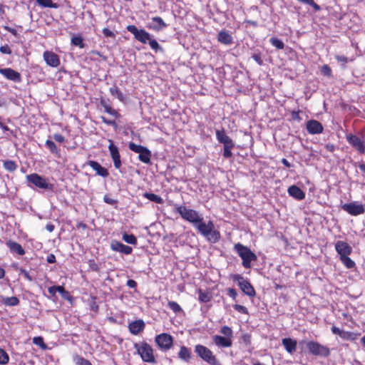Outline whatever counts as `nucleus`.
<instances>
[{"instance_id": "obj_1", "label": "nucleus", "mask_w": 365, "mask_h": 365, "mask_svg": "<svg viewBox=\"0 0 365 365\" xmlns=\"http://www.w3.org/2000/svg\"><path fill=\"white\" fill-rule=\"evenodd\" d=\"M195 228L211 243H216L220 240V234L215 230L214 224L210 220L205 223L202 217L200 222L195 225Z\"/></svg>"}, {"instance_id": "obj_2", "label": "nucleus", "mask_w": 365, "mask_h": 365, "mask_svg": "<svg viewBox=\"0 0 365 365\" xmlns=\"http://www.w3.org/2000/svg\"><path fill=\"white\" fill-rule=\"evenodd\" d=\"M235 251L238 254L242 260V266L246 268L251 267V262L257 260V255L251 251L250 248L242 245L237 243L234 246Z\"/></svg>"}, {"instance_id": "obj_3", "label": "nucleus", "mask_w": 365, "mask_h": 365, "mask_svg": "<svg viewBox=\"0 0 365 365\" xmlns=\"http://www.w3.org/2000/svg\"><path fill=\"white\" fill-rule=\"evenodd\" d=\"M216 138L219 143L223 144V156L230 158L232 156V149L235 147L234 141L226 134L224 129L217 130Z\"/></svg>"}, {"instance_id": "obj_4", "label": "nucleus", "mask_w": 365, "mask_h": 365, "mask_svg": "<svg viewBox=\"0 0 365 365\" xmlns=\"http://www.w3.org/2000/svg\"><path fill=\"white\" fill-rule=\"evenodd\" d=\"M175 210L183 220L192 223L194 227L197 222H200L202 215L195 210L182 205L175 206Z\"/></svg>"}, {"instance_id": "obj_5", "label": "nucleus", "mask_w": 365, "mask_h": 365, "mask_svg": "<svg viewBox=\"0 0 365 365\" xmlns=\"http://www.w3.org/2000/svg\"><path fill=\"white\" fill-rule=\"evenodd\" d=\"M134 348L136 349L137 353L140 355L143 361L148 363L155 362L153 350L148 343L143 342L141 344L135 343Z\"/></svg>"}, {"instance_id": "obj_6", "label": "nucleus", "mask_w": 365, "mask_h": 365, "mask_svg": "<svg viewBox=\"0 0 365 365\" xmlns=\"http://www.w3.org/2000/svg\"><path fill=\"white\" fill-rule=\"evenodd\" d=\"M195 351L199 357H200L210 365L218 364V361L215 356L213 355L211 350H210L207 347L203 345L197 344L195 347Z\"/></svg>"}, {"instance_id": "obj_7", "label": "nucleus", "mask_w": 365, "mask_h": 365, "mask_svg": "<svg viewBox=\"0 0 365 365\" xmlns=\"http://www.w3.org/2000/svg\"><path fill=\"white\" fill-rule=\"evenodd\" d=\"M234 282H237L240 289L249 297H255V291L254 287L247 279H245L242 275L237 274L232 275Z\"/></svg>"}, {"instance_id": "obj_8", "label": "nucleus", "mask_w": 365, "mask_h": 365, "mask_svg": "<svg viewBox=\"0 0 365 365\" xmlns=\"http://www.w3.org/2000/svg\"><path fill=\"white\" fill-rule=\"evenodd\" d=\"M307 348L309 351L314 356L328 357L330 355L329 349L317 341H308L307 343Z\"/></svg>"}, {"instance_id": "obj_9", "label": "nucleus", "mask_w": 365, "mask_h": 365, "mask_svg": "<svg viewBox=\"0 0 365 365\" xmlns=\"http://www.w3.org/2000/svg\"><path fill=\"white\" fill-rule=\"evenodd\" d=\"M341 209L353 216H357L365 212V208L362 203L354 201L341 205Z\"/></svg>"}, {"instance_id": "obj_10", "label": "nucleus", "mask_w": 365, "mask_h": 365, "mask_svg": "<svg viewBox=\"0 0 365 365\" xmlns=\"http://www.w3.org/2000/svg\"><path fill=\"white\" fill-rule=\"evenodd\" d=\"M27 180L34 184L35 186L46 190H52L53 185L48 183L45 178H42L36 173L28 175L26 176Z\"/></svg>"}, {"instance_id": "obj_11", "label": "nucleus", "mask_w": 365, "mask_h": 365, "mask_svg": "<svg viewBox=\"0 0 365 365\" xmlns=\"http://www.w3.org/2000/svg\"><path fill=\"white\" fill-rule=\"evenodd\" d=\"M127 30L133 34L135 38L143 43H146L150 38V35L144 29H138L135 25H129L127 26Z\"/></svg>"}, {"instance_id": "obj_12", "label": "nucleus", "mask_w": 365, "mask_h": 365, "mask_svg": "<svg viewBox=\"0 0 365 365\" xmlns=\"http://www.w3.org/2000/svg\"><path fill=\"white\" fill-rule=\"evenodd\" d=\"M346 140L359 153L364 154L365 153V143L357 135L349 134L346 135Z\"/></svg>"}, {"instance_id": "obj_13", "label": "nucleus", "mask_w": 365, "mask_h": 365, "mask_svg": "<svg viewBox=\"0 0 365 365\" xmlns=\"http://www.w3.org/2000/svg\"><path fill=\"white\" fill-rule=\"evenodd\" d=\"M155 342L162 349L168 350L171 348L173 339L168 334H160L155 337Z\"/></svg>"}, {"instance_id": "obj_14", "label": "nucleus", "mask_w": 365, "mask_h": 365, "mask_svg": "<svg viewBox=\"0 0 365 365\" xmlns=\"http://www.w3.org/2000/svg\"><path fill=\"white\" fill-rule=\"evenodd\" d=\"M110 144L108 145V150L110 153V157L113 161L114 166L116 169H119L121 166L120 155L119 150L115 146L112 140H108Z\"/></svg>"}, {"instance_id": "obj_15", "label": "nucleus", "mask_w": 365, "mask_h": 365, "mask_svg": "<svg viewBox=\"0 0 365 365\" xmlns=\"http://www.w3.org/2000/svg\"><path fill=\"white\" fill-rule=\"evenodd\" d=\"M0 73L3 75L6 79L12 81L16 83H19L21 81V74L12 68H0Z\"/></svg>"}, {"instance_id": "obj_16", "label": "nucleus", "mask_w": 365, "mask_h": 365, "mask_svg": "<svg viewBox=\"0 0 365 365\" xmlns=\"http://www.w3.org/2000/svg\"><path fill=\"white\" fill-rule=\"evenodd\" d=\"M43 57L46 63L51 67H58L60 65L58 56L52 51H45Z\"/></svg>"}, {"instance_id": "obj_17", "label": "nucleus", "mask_w": 365, "mask_h": 365, "mask_svg": "<svg viewBox=\"0 0 365 365\" xmlns=\"http://www.w3.org/2000/svg\"><path fill=\"white\" fill-rule=\"evenodd\" d=\"M335 249L340 257L349 255L352 252V248L349 244L344 241H337L335 244Z\"/></svg>"}, {"instance_id": "obj_18", "label": "nucleus", "mask_w": 365, "mask_h": 365, "mask_svg": "<svg viewBox=\"0 0 365 365\" xmlns=\"http://www.w3.org/2000/svg\"><path fill=\"white\" fill-rule=\"evenodd\" d=\"M110 248L113 251L119 252L125 255H130L133 251L131 247L125 245L116 240H113L111 242Z\"/></svg>"}, {"instance_id": "obj_19", "label": "nucleus", "mask_w": 365, "mask_h": 365, "mask_svg": "<svg viewBox=\"0 0 365 365\" xmlns=\"http://www.w3.org/2000/svg\"><path fill=\"white\" fill-rule=\"evenodd\" d=\"M307 130L310 134H319L322 133L323 126L319 121L316 120H310L307 123Z\"/></svg>"}, {"instance_id": "obj_20", "label": "nucleus", "mask_w": 365, "mask_h": 365, "mask_svg": "<svg viewBox=\"0 0 365 365\" xmlns=\"http://www.w3.org/2000/svg\"><path fill=\"white\" fill-rule=\"evenodd\" d=\"M212 340L215 344L218 347L227 348L230 347L232 344V339L220 335H214Z\"/></svg>"}, {"instance_id": "obj_21", "label": "nucleus", "mask_w": 365, "mask_h": 365, "mask_svg": "<svg viewBox=\"0 0 365 365\" xmlns=\"http://www.w3.org/2000/svg\"><path fill=\"white\" fill-rule=\"evenodd\" d=\"M151 22L148 25V28L154 31H160L167 27V24L161 17H153Z\"/></svg>"}, {"instance_id": "obj_22", "label": "nucleus", "mask_w": 365, "mask_h": 365, "mask_svg": "<svg viewBox=\"0 0 365 365\" xmlns=\"http://www.w3.org/2000/svg\"><path fill=\"white\" fill-rule=\"evenodd\" d=\"M130 331L135 335L138 334L145 328V323L139 319L131 322L128 326Z\"/></svg>"}, {"instance_id": "obj_23", "label": "nucleus", "mask_w": 365, "mask_h": 365, "mask_svg": "<svg viewBox=\"0 0 365 365\" xmlns=\"http://www.w3.org/2000/svg\"><path fill=\"white\" fill-rule=\"evenodd\" d=\"M288 193L292 197L302 200L305 197L304 192L297 186L292 185L288 188Z\"/></svg>"}, {"instance_id": "obj_24", "label": "nucleus", "mask_w": 365, "mask_h": 365, "mask_svg": "<svg viewBox=\"0 0 365 365\" xmlns=\"http://www.w3.org/2000/svg\"><path fill=\"white\" fill-rule=\"evenodd\" d=\"M282 345L284 346L286 351L289 353H294L297 349V341L290 338H284L282 341Z\"/></svg>"}, {"instance_id": "obj_25", "label": "nucleus", "mask_w": 365, "mask_h": 365, "mask_svg": "<svg viewBox=\"0 0 365 365\" xmlns=\"http://www.w3.org/2000/svg\"><path fill=\"white\" fill-rule=\"evenodd\" d=\"M88 165L96 171V173L98 175L101 177H107L108 175V170L105 168L102 167L98 162L90 160L88 162Z\"/></svg>"}, {"instance_id": "obj_26", "label": "nucleus", "mask_w": 365, "mask_h": 365, "mask_svg": "<svg viewBox=\"0 0 365 365\" xmlns=\"http://www.w3.org/2000/svg\"><path fill=\"white\" fill-rule=\"evenodd\" d=\"M6 245L9 247L11 252H16L19 255H23L25 253V251L21 245L16 242L9 240L6 242Z\"/></svg>"}, {"instance_id": "obj_27", "label": "nucleus", "mask_w": 365, "mask_h": 365, "mask_svg": "<svg viewBox=\"0 0 365 365\" xmlns=\"http://www.w3.org/2000/svg\"><path fill=\"white\" fill-rule=\"evenodd\" d=\"M178 357L185 362H188L191 359L190 349L186 346H181L180 350L178 353Z\"/></svg>"}, {"instance_id": "obj_28", "label": "nucleus", "mask_w": 365, "mask_h": 365, "mask_svg": "<svg viewBox=\"0 0 365 365\" xmlns=\"http://www.w3.org/2000/svg\"><path fill=\"white\" fill-rule=\"evenodd\" d=\"M1 302L7 307H14L19 304V299L16 297H1Z\"/></svg>"}, {"instance_id": "obj_29", "label": "nucleus", "mask_w": 365, "mask_h": 365, "mask_svg": "<svg viewBox=\"0 0 365 365\" xmlns=\"http://www.w3.org/2000/svg\"><path fill=\"white\" fill-rule=\"evenodd\" d=\"M218 41L223 44L229 45L232 41V36L226 31H220L218 34Z\"/></svg>"}, {"instance_id": "obj_30", "label": "nucleus", "mask_w": 365, "mask_h": 365, "mask_svg": "<svg viewBox=\"0 0 365 365\" xmlns=\"http://www.w3.org/2000/svg\"><path fill=\"white\" fill-rule=\"evenodd\" d=\"M151 152L148 148L144 149L142 153L139 154L138 159L146 164L150 163Z\"/></svg>"}, {"instance_id": "obj_31", "label": "nucleus", "mask_w": 365, "mask_h": 365, "mask_svg": "<svg viewBox=\"0 0 365 365\" xmlns=\"http://www.w3.org/2000/svg\"><path fill=\"white\" fill-rule=\"evenodd\" d=\"M143 196L146 199H148V200H150L152 202H156V203H158V204L163 203V198L161 197L154 194V193L145 192L143 194Z\"/></svg>"}, {"instance_id": "obj_32", "label": "nucleus", "mask_w": 365, "mask_h": 365, "mask_svg": "<svg viewBox=\"0 0 365 365\" xmlns=\"http://www.w3.org/2000/svg\"><path fill=\"white\" fill-rule=\"evenodd\" d=\"M109 91H110V94L112 96L118 98V99L120 101L123 102L124 101L125 97H124L123 93L120 91V89L116 86H113V87L110 88Z\"/></svg>"}, {"instance_id": "obj_33", "label": "nucleus", "mask_w": 365, "mask_h": 365, "mask_svg": "<svg viewBox=\"0 0 365 365\" xmlns=\"http://www.w3.org/2000/svg\"><path fill=\"white\" fill-rule=\"evenodd\" d=\"M36 1L42 7L58 8V5L56 3H53L51 0H36Z\"/></svg>"}, {"instance_id": "obj_34", "label": "nucleus", "mask_w": 365, "mask_h": 365, "mask_svg": "<svg viewBox=\"0 0 365 365\" xmlns=\"http://www.w3.org/2000/svg\"><path fill=\"white\" fill-rule=\"evenodd\" d=\"M73 361L76 363V365H92L88 360L78 354L73 355Z\"/></svg>"}, {"instance_id": "obj_35", "label": "nucleus", "mask_w": 365, "mask_h": 365, "mask_svg": "<svg viewBox=\"0 0 365 365\" xmlns=\"http://www.w3.org/2000/svg\"><path fill=\"white\" fill-rule=\"evenodd\" d=\"M340 260L348 269H351L355 266V262L350 257H349V255L340 257Z\"/></svg>"}, {"instance_id": "obj_36", "label": "nucleus", "mask_w": 365, "mask_h": 365, "mask_svg": "<svg viewBox=\"0 0 365 365\" xmlns=\"http://www.w3.org/2000/svg\"><path fill=\"white\" fill-rule=\"evenodd\" d=\"M4 168L9 172H14L16 170L17 165L14 161L8 160L4 161Z\"/></svg>"}, {"instance_id": "obj_37", "label": "nucleus", "mask_w": 365, "mask_h": 365, "mask_svg": "<svg viewBox=\"0 0 365 365\" xmlns=\"http://www.w3.org/2000/svg\"><path fill=\"white\" fill-rule=\"evenodd\" d=\"M46 146L49 149V150L51 153L59 155L58 149L56 145L52 140H47L46 141Z\"/></svg>"}, {"instance_id": "obj_38", "label": "nucleus", "mask_w": 365, "mask_h": 365, "mask_svg": "<svg viewBox=\"0 0 365 365\" xmlns=\"http://www.w3.org/2000/svg\"><path fill=\"white\" fill-rule=\"evenodd\" d=\"M220 332L223 335L222 336L228 337L232 339L233 336V331L232 329L228 326H223Z\"/></svg>"}, {"instance_id": "obj_39", "label": "nucleus", "mask_w": 365, "mask_h": 365, "mask_svg": "<svg viewBox=\"0 0 365 365\" xmlns=\"http://www.w3.org/2000/svg\"><path fill=\"white\" fill-rule=\"evenodd\" d=\"M271 44L278 49H283L284 48V43L280 39L272 37L269 40Z\"/></svg>"}, {"instance_id": "obj_40", "label": "nucleus", "mask_w": 365, "mask_h": 365, "mask_svg": "<svg viewBox=\"0 0 365 365\" xmlns=\"http://www.w3.org/2000/svg\"><path fill=\"white\" fill-rule=\"evenodd\" d=\"M128 148L130 150L139 154L142 153V151H143L144 149L146 148V147H144L140 145H136L134 143H130L128 145Z\"/></svg>"}, {"instance_id": "obj_41", "label": "nucleus", "mask_w": 365, "mask_h": 365, "mask_svg": "<svg viewBox=\"0 0 365 365\" xmlns=\"http://www.w3.org/2000/svg\"><path fill=\"white\" fill-rule=\"evenodd\" d=\"M101 104L104 108L105 112H106L107 113H108L111 115H113V116L117 115V114H118L117 111L115 110H114L113 108H112L104 101H101Z\"/></svg>"}, {"instance_id": "obj_42", "label": "nucleus", "mask_w": 365, "mask_h": 365, "mask_svg": "<svg viewBox=\"0 0 365 365\" xmlns=\"http://www.w3.org/2000/svg\"><path fill=\"white\" fill-rule=\"evenodd\" d=\"M198 299L202 302H208L210 301L211 297L208 292H203L202 289H200Z\"/></svg>"}, {"instance_id": "obj_43", "label": "nucleus", "mask_w": 365, "mask_h": 365, "mask_svg": "<svg viewBox=\"0 0 365 365\" xmlns=\"http://www.w3.org/2000/svg\"><path fill=\"white\" fill-rule=\"evenodd\" d=\"M123 240L128 243V244H130V245H136L137 243V239L136 237L133 235H128V234H124L123 235Z\"/></svg>"}, {"instance_id": "obj_44", "label": "nucleus", "mask_w": 365, "mask_h": 365, "mask_svg": "<svg viewBox=\"0 0 365 365\" xmlns=\"http://www.w3.org/2000/svg\"><path fill=\"white\" fill-rule=\"evenodd\" d=\"M71 43L74 46H78L80 48H84L85 44L83 42V38L81 36H73L71 38Z\"/></svg>"}, {"instance_id": "obj_45", "label": "nucleus", "mask_w": 365, "mask_h": 365, "mask_svg": "<svg viewBox=\"0 0 365 365\" xmlns=\"http://www.w3.org/2000/svg\"><path fill=\"white\" fill-rule=\"evenodd\" d=\"M168 307L176 314L182 311L180 306L177 302L173 301H169L168 303Z\"/></svg>"}, {"instance_id": "obj_46", "label": "nucleus", "mask_w": 365, "mask_h": 365, "mask_svg": "<svg viewBox=\"0 0 365 365\" xmlns=\"http://www.w3.org/2000/svg\"><path fill=\"white\" fill-rule=\"evenodd\" d=\"M8 354L2 349H0V364L4 365L9 362Z\"/></svg>"}, {"instance_id": "obj_47", "label": "nucleus", "mask_w": 365, "mask_h": 365, "mask_svg": "<svg viewBox=\"0 0 365 365\" xmlns=\"http://www.w3.org/2000/svg\"><path fill=\"white\" fill-rule=\"evenodd\" d=\"M298 1L309 5L314 9L315 11H320L321 8L320 6L316 4L314 0H297Z\"/></svg>"}, {"instance_id": "obj_48", "label": "nucleus", "mask_w": 365, "mask_h": 365, "mask_svg": "<svg viewBox=\"0 0 365 365\" xmlns=\"http://www.w3.org/2000/svg\"><path fill=\"white\" fill-rule=\"evenodd\" d=\"M33 343L36 345L39 346L43 349H46V344L44 343L43 339L41 336H36L33 339Z\"/></svg>"}, {"instance_id": "obj_49", "label": "nucleus", "mask_w": 365, "mask_h": 365, "mask_svg": "<svg viewBox=\"0 0 365 365\" xmlns=\"http://www.w3.org/2000/svg\"><path fill=\"white\" fill-rule=\"evenodd\" d=\"M321 73L325 76L330 77L331 76V69L328 65H324L321 68Z\"/></svg>"}, {"instance_id": "obj_50", "label": "nucleus", "mask_w": 365, "mask_h": 365, "mask_svg": "<svg viewBox=\"0 0 365 365\" xmlns=\"http://www.w3.org/2000/svg\"><path fill=\"white\" fill-rule=\"evenodd\" d=\"M149 41V44L150 46V47L155 50V51H158V50H162V48L161 46L159 45V43L157 42L156 40L155 39H150L148 40Z\"/></svg>"}, {"instance_id": "obj_51", "label": "nucleus", "mask_w": 365, "mask_h": 365, "mask_svg": "<svg viewBox=\"0 0 365 365\" xmlns=\"http://www.w3.org/2000/svg\"><path fill=\"white\" fill-rule=\"evenodd\" d=\"M353 333L350 331H346L342 330L341 333H340V337L343 339L349 340V339H353L352 337Z\"/></svg>"}, {"instance_id": "obj_52", "label": "nucleus", "mask_w": 365, "mask_h": 365, "mask_svg": "<svg viewBox=\"0 0 365 365\" xmlns=\"http://www.w3.org/2000/svg\"><path fill=\"white\" fill-rule=\"evenodd\" d=\"M61 289H58V292L62 296L63 298L68 299L70 297V294L68 291L65 290L64 287L60 286Z\"/></svg>"}, {"instance_id": "obj_53", "label": "nucleus", "mask_w": 365, "mask_h": 365, "mask_svg": "<svg viewBox=\"0 0 365 365\" xmlns=\"http://www.w3.org/2000/svg\"><path fill=\"white\" fill-rule=\"evenodd\" d=\"M234 309L237 311H238L240 313H242V314H247V309L242 306V305H240V304H235L234 306Z\"/></svg>"}, {"instance_id": "obj_54", "label": "nucleus", "mask_w": 365, "mask_h": 365, "mask_svg": "<svg viewBox=\"0 0 365 365\" xmlns=\"http://www.w3.org/2000/svg\"><path fill=\"white\" fill-rule=\"evenodd\" d=\"M0 52L4 54H11V50L8 45L1 46L0 47Z\"/></svg>"}, {"instance_id": "obj_55", "label": "nucleus", "mask_w": 365, "mask_h": 365, "mask_svg": "<svg viewBox=\"0 0 365 365\" xmlns=\"http://www.w3.org/2000/svg\"><path fill=\"white\" fill-rule=\"evenodd\" d=\"M103 34L106 37H111V38H115V34L112 31L108 29V28H105V29H103Z\"/></svg>"}, {"instance_id": "obj_56", "label": "nucleus", "mask_w": 365, "mask_h": 365, "mask_svg": "<svg viewBox=\"0 0 365 365\" xmlns=\"http://www.w3.org/2000/svg\"><path fill=\"white\" fill-rule=\"evenodd\" d=\"M252 57L257 63L258 65L262 66L263 64L260 54L254 53Z\"/></svg>"}, {"instance_id": "obj_57", "label": "nucleus", "mask_w": 365, "mask_h": 365, "mask_svg": "<svg viewBox=\"0 0 365 365\" xmlns=\"http://www.w3.org/2000/svg\"><path fill=\"white\" fill-rule=\"evenodd\" d=\"M53 138L58 143H63L65 140V138L62 135L58 133L54 134Z\"/></svg>"}, {"instance_id": "obj_58", "label": "nucleus", "mask_w": 365, "mask_h": 365, "mask_svg": "<svg viewBox=\"0 0 365 365\" xmlns=\"http://www.w3.org/2000/svg\"><path fill=\"white\" fill-rule=\"evenodd\" d=\"M102 121L106 123V125H116V123L114 120H108L106 118H105L104 116H101V117Z\"/></svg>"}, {"instance_id": "obj_59", "label": "nucleus", "mask_w": 365, "mask_h": 365, "mask_svg": "<svg viewBox=\"0 0 365 365\" xmlns=\"http://www.w3.org/2000/svg\"><path fill=\"white\" fill-rule=\"evenodd\" d=\"M335 58L338 62H341L344 64L348 62V58L344 56L336 55Z\"/></svg>"}, {"instance_id": "obj_60", "label": "nucleus", "mask_w": 365, "mask_h": 365, "mask_svg": "<svg viewBox=\"0 0 365 365\" xmlns=\"http://www.w3.org/2000/svg\"><path fill=\"white\" fill-rule=\"evenodd\" d=\"M58 289H60V286H53V287H50L48 289V292L52 294V295H55L56 292H58Z\"/></svg>"}, {"instance_id": "obj_61", "label": "nucleus", "mask_w": 365, "mask_h": 365, "mask_svg": "<svg viewBox=\"0 0 365 365\" xmlns=\"http://www.w3.org/2000/svg\"><path fill=\"white\" fill-rule=\"evenodd\" d=\"M103 200L106 203H108V204L112 205L116 203V200L109 197L108 195L104 196Z\"/></svg>"}, {"instance_id": "obj_62", "label": "nucleus", "mask_w": 365, "mask_h": 365, "mask_svg": "<svg viewBox=\"0 0 365 365\" xmlns=\"http://www.w3.org/2000/svg\"><path fill=\"white\" fill-rule=\"evenodd\" d=\"M227 292H228V294H229L231 297H232L233 299H235V298H236V297H237V291H236V289H234V288H229V289H227Z\"/></svg>"}, {"instance_id": "obj_63", "label": "nucleus", "mask_w": 365, "mask_h": 365, "mask_svg": "<svg viewBox=\"0 0 365 365\" xmlns=\"http://www.w3.org/2000/svg\"><path fill=\"white\" fill-rule=\"evenodd\" d=\"M127 286L130 288H135L137 287V283L133 279H128L126 283Z\"/></svg>"}, {"instance_id": "obj_64", "label": "nucleus", "mask_w": 365, "mask_h": 365, "mask_svg": "<svg viewBox=\"0 0 365 365\" xmlns=\"http://www.w3.org/2000/svg\"><path fill=\"white\" fill-rule=\"evenodd\" d=\"M48 263H54L56 262V257L53 254H50L46 259Z\"/></svg>"}]
</instances>
